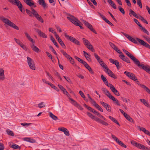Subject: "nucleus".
<instances>
[{
	"label": "nucleus",
	"instance_id": "1",
	"mask_svg": "<svg viewBox=\"0 0 150 150\" xmlns=\"http://www.w3.org/2000/svg\"><path fill=\"white\" fill-rule=\"evenodd\" d=\"M122 50L139 67L143 69L146 72L150 74V67H149L145 66L142 64H140L139 62L130 53L124 49H123Z\"/></svg>",
	"mask_w": 150,
	"mask_h": 150
},
{
	"label": "nucleus",
	"instance_id": "2",
	"mask_svg": "<svg viewBox=\"0 0 150 150\" xmlns=\"http://www.w3.org/2000/svg\"><path fill=\"white\" fill-rule=\"evenodd\" d=\"M67 18L73 24L79 26L81 29L83 28V27L81 25L82 24L81 23L73 16L69 15L67 17Z\"/></svg>",
	"mask_w": 150,
	"mask_h": 150
},
{
	"label": "nucleus",
	"instance_id": "3",
	"mask_svg": "<svg viewBox=\"0 0 150 150\" xmlns=\"http://www.w3.org/2000/svg\"><path fill=\"white\" fill-rule=\"evenodd\" d=\"M0 19L4 23L11 27L17 30H18L19 28L15 24L10 21L8 19L2 16H0Z\"/></svg>",
	"mask_w": 150,
	"mask_h": 150
},
{
	"label": "nucleus",
	"instance_id": "4",
	"mask_svg": "<svg viewBox=\"0 0 150 150\" xmlns=\"http://www.w3.org/2000/svg\"><path fill=\"white\" fill-rule=\"evenodd\" d=\"M131 143L132 145L136 147H137L138 148H139L140 149H144L146 150H149L148 148L145 147L144 146L141 144L138 143L134 141H131Z\"/></svg>",
	"mask_w": 150,
	"mask_h": 150
},
{
	"label": "nucleus",
	"instance_id": "5",
	"mask_svg": "<svg viewBox=\"0 0 150 150\" xmlns=\"http://www.w3.org/2000/svg\"><path fill=\"white\" fill-rule=\"evenodd\" d=\"M27 58L28 64L30 69L33 70H35V67L34 61L28 57H27Z\"/></svg>",
	"mask_w": 150,
	"mask_h": 150
},
{
	"label": "nucleus",
	"instance_id": "6",
	"mask_svg": "<svg viewBox=\"0 0 150 150\" xmlns=\"http://www.w3.org/2000/svg\"><path fill=\"white\" fill-rule=\"evenodd\" d=\"M124 74L128 77L133 80L136 81L137 79V77L135 76L134 74L132 73L125 71L124 72Z\"/></svg>",
	"mask_w": 150,
	"mask_h": 150
},
{
	"label": "nucleus",
	"instance_id": "7",
	"mask_svg": "<svg viewBox=\"0 0 150 150\" xmlns=\"http://www.w3.org/2000/svg\"><path fill=\"white\" fill-rule=\"evenodd\" d=\"M69 99L71 101V103L75 106L77 107L79 109L81 110H83V109L81 106L79 104H78L75 100L71 98H69Z\"/></svg>",
	"mask_w": 150,
	"mask_h": 150
},
{
	"label": "nucleus",
	"instance_id": "8",
	"mask_svg": "<svg viewBox=\"0 0 150 150\" xmlns=\"http://www.w3.org/2000/svg\"><path fill=\"white\" fill-rule=\"evenodd\" d=\"M82 22L91 31L93 32L94 33L96 34L97 33L96 32L93 28L91 24L84 20H82Z\"/></svg>",
	"mask_w": 150,
	"mask_h": 150
},
{
	"label": "nucleus",
	"instance_id": "9",
	"mask_svg": "<svg viewBox=\"0 0 150 150\" xmlns=\"http://www.w3.org/2000/svg\"><path fill=\"white\" fill-rule=\"evenodd\" d=\"M102 90L104 93L110 99L113 98L114 96L111 95L109 91L105 88H102Z\"/></svg>",
	"mask_w": 150,
	"mask_h": 150
},
{
	"label": "nucleus",
	"instance_id": "10",
	"mask_svg": "<svg viewBox=\"0 0 150 150\" xmlns=\"http://www.w3.org/2000/svg\"><path fill=\"white\" fill-rule=\"evenodd\" d=\"M137 40L141 45L150 49V45L145 42L142 40H141L138 38H137Z\"/></svg>",
	"mask_w": 150,
	"mask_h": 150
},
{
	"label": "nucleus",
	"instance_id": "11",
	"mask_svg": "<svg viewBox=\"0 0 150 150\" xmlns=\"http://www.w3.org/2000/svg\"><path fill=\"white\" fill-rule=\"evenodd\" d=\"M100 103L106 109L107 111L109 112L111 111V107L108 104L103 101L100 102Z\"/></svg>",
	"mask_w": 150,
	"mask_h": 150
},
{
	"label": "nucleus",
	"instance_id": "12",
	"mask_svg": "<svg viewBox=\"0 0 150 150\" xmlns=\"http://www.w3.org/2000/svg\"><path fill=\"white\" fill-rule=\"evenodd\" d=\"M5 79L4 71L3 69L0 68V81H3Z\"/></svg>",
	"mask_w": 150,
	"mask_h": 150
},
{
	"label": "nucleus",
	"instance_id": "13",
	"mask_svg": "<svg viewBox=\"0 0 150 150\" xmlns=\"http://www.w3.org/2000/svg\"><path fill=\"white\" fill-rule=\"evenodd\" d=\"M35 30H36V31L38 34L40 36L45 38H47V35H46L44 33L41 32L40 30L36 29H35Z\"/></svg>",
	"mask_w": 150,
	"mask_h": 150
},
{
	"label": "nucleus",
	"instance_id": "14",
	"mask_svg": "<svg viewBox=\"0 0 150 150\" xmlns=\"http://www.w3.org/2000/svg\"><path fill=\"white\" fill-rule=\"evenodd\" d=\"M24 34L27 38L32 43H35V42L33 41V39L31 38L30 36L27 32H24Z\"/></svg>",
	"mask_w": 150,
	"mask_h": 150
},
{
	"label": "nucleus",
	"instance_id": "15",
	"mask_svg": "<svg viewBox=\"0 0 150 150\" xmlns=\"http://www.w3.org/2000/svg\"><path fill=\"white\" fill-rule=\"evenodd\" d=\"M35 43H32V44L30 45L33 51L37 52H39V49L35 45Z\"/></svg>",
	"mask_w": 150,
	"mask_h": 150
},
{
	"label": "nucleus",
	"instance_id": "16",
	"mask_svg": "<svg viewBox=\"0 0 150 150\" xmlns=\"http://www.w3.org/2000/svg\"><path fill=\"white\" fill-rule=\"evenodd\" d=\"M60 52L64 56L67 58V59H71V57L68 54H67L66 52L64 51L63 50H61Z\"/></svg>",
	"mask_w": 150,
	"mask_h": 150
},
{
	"label": "nucleus",
	"instance_id": "17",
	"mask_svg": "<svg viewBox=\"0 0 150 150\" xmlns=\"http://www.w3.org/2000/svg\"><path fill=\"white\" fill-rule=\"evenodd\" d=\"M38 2L40 5H41L43 8H45L47 6L44 0H39Z\"/></svg>",
	"mask_w": 150,
	"mask_h": 150
},
{
	"label": "nucleus",
	"instance_id": "18",
	"mask_svg": "<svg viewBox=\"0 0 150 150\" xmlns=\"http://www.w3.org/2000/svg\"><path fill=\"white\" fill-rule=\"evenodd\" d=\"M58 86L59 88L63 91V93L65 95L67 96L69 95V93L67 92L66 89L64 88L61 85H58Z\"/></svg>",
	"mask_w": 150,
	"mask_h": 150
},
{
	"label": "nucleus",
	"instance_id": "19",
	"mask_svg": "<svg viewBox=\"0 0 150 150\" xmlns=\"http://www.w3.org/2000/svg\"><path fill=\"white\" fill-rule=\"evenodd\" d=\"M85 45L88 49L91 50L92 52H94V49H93V47L89 42L86 45Z\"/></svg>",
	"mask_w": 150,
	"mask_h": 150
},
{
	"label": "nucleus",
	"instance_id": "20",
	"mask_svg": "<svg viewBox=\"0 0 150 150\" xmlns=\"http://www.w3.org/2000/svg\"><path fill=\"white\" fill-rule=\"evenodd\" d=\"M108 2L110 5L114 9L116 8V6L115 3L112 0H108Z\"/></svg>",
	"mask_w": 150,
	"mask_h": 150
},
{
	"label": "nucleus",
	"instance_id": "21",
	"mask_svg": "<svg viewBox=\"0 0 150 150\" xmlns=\"http://www.w3.org/2000/svg\"><path fill=\"white\" fill-rule=\"evenodd\" d=\"M101 79L103 81V82L107 86L109 84V83H108V81L106 78L105 76H104L103 75H101Z\"/></svg>",
	"mask_w": 150,
	"mask_h": 150
},
{
	"label": "nucleus",
	"instance_id": "22",
	"mask_svg": "<svg viewBox=\"0 0 150 150\" xmlns=\"http://www.w3.org/2000/svg\"><path fill=\"white\" fill-rule=\"evenodd\" d=\"M24 141L29 142L30 143H34L35 142V141L33 139H30L29 138H24Z\"/></svg>",
	"mask_w": 150,
	"mask_h": 150
},
{
	"label": "nucleus",
	"instance_id": "23",
	"mask_svg": "<svg viewBox=\"0 0 150 150\" xmlns=\"http://www.w3.org/2000/svg\"><path fill=\"white\" fill-rule=\"evenodd\" d=\"M26 3L30 7L33 6L34 7H35L36 6L35 5H34V3H33V1H31V0H28Z\"/></svg>",
	"mask_w": 150,
	"mask_h": 150
},
{
	"label": "nucleus",
	"instance_id": "24",
	"mask_svg": "<svg viewBox=\"0 0 150 150\" xmlns=\"http://www.w3.org/2000/svg\"><path fill=\"white\" fill-rule=\"evenodd\" d=\"M108 87H109L112 92L114 93L117 90L111 84L109 83L107 86Z\"/></svg>",
	"mask_w": 150,
	"mask_h": 150
},
{
	"label": "nucleus",
	"instance_id": "25",
	"mask_svg": "<svg viewBox=\"0 0 150 150\" xmlns=\"http://www.w3.org/2000/svg\"><path fill=\"white\" fill-rule=\"evenodd\" d=\"M64 35L65 36V37L68 39L70 40V41L72 42V40H73L74 38L73 37L69 36L66 33H64Z\"/></svg>",
	"mask_w": 150,
	"mask_h": 150
},
{
	"label": "nucleus",
	"instance_id": "26",
	"mask_svg": "<svg viewBox=\"0 0 150 150\" xmlns=\"http://www.w3.org/2000/svg\"><path fill=\"white\" fill-rule=\"evenodd\" d=\"M129 14L130 16H131V14H132L134 17L137 18H138L139 17V15H137L136 13H135L134 11L131 10H130Z\"/></svg>",
	"mask_w": 150,
	"mask_h": 150
},
{
	"label": "nucleus",
	"instance_id": "27",
	"mask_svg": "<svg viewBox=\"0 0 150 150\" xmlns=\"http://www.w3.org/2000/svg\"><path fill=\"white\" fill-rule=\"evenodd\" d=\"M49 115L54 120H58L57 117L53 115L52 112H50Z\"/></svg>",
	"mask_w": 150,
	"mask_h": 150
},
{
	"label": "nucleus",
	"instance_id": "28",
	"mask_svg": "<svg viewBox=\"0 0 150 150\" xmlns=\"http://www.w3.org/2000/svg\"><path fill=\"white\" fill-rule=\"evenodd\" d=\"M122 33L130 41H132L133 39V38L130 35H127L124 33L122 32Z\"/></svg>",
	"mask_w": 150,
	"mask_h": 150
},
{
	"label": "nucleus",
	"instance_id": "29",
	"mask_svg": "<svg viewBox=\"0 0 150 150\" xmlns=\"http://www.w3.org/2000/svg\"><path fill=\"white\" fill-rule=\"evenodd\" d=\"M45 105L44 102H41L38 105V107L40 108H42L45 106Z\"/></svg>",
	"mask_w": 150,
	"mask_h": 150
},
{
	"label": "nucleus",
	"instance_id": "30",
	"mask_svg": "<svg viewBox=\"0 0 150 150\" xmlns=\"http://www.w3.org/2000/svg\"><path fill=\"white\" fill-rule=\"evenodd\" d=\"M32 14L35 16V17L39 15L37 13V11L34 9L33 8L32 9Z\"/></svg>",
	"mask_w": 150,
	"mask_h": 150
},
{
	"label": "nucleus",
	"instance_id": "31",
	"mask_svg": "<svg viewBox=\"0 0 150 150\" xmlns=\"http://www.w3.org/2000/svg\"><path fill=\"white\" fill-rule=\"evenodd\" d=\"M138 18L140 19L143 22L145 23L146 24H148V22L142 16H140L139 15V17Z\"/></svg>",
	"mask_w": 150,
	"mask_h": 150
},
{
	"label": "nucleus",
	"instance_id": "32",
	"mask_svg": "<svg viewBox=\"0 0 150 150\" xmlns=\"http://www.w3.org/2000/svg\"><path fill=\"white\" fill-rule=\"evenodd\" d=\"M105 71L109 75H110L111 74H112V71L110 70L108 67L107 68V69H105Z\"/></svg>",
	"mask_w": 150,
	"mask_h": 150
},
{
	"label": "nucleus",
	"instance_id": "33",
	"mask_svg": "<svg viewBox=\"0 0 150 150\" xmlns=\"http://www.w3.org/2000/svg\"><path fill=\"white\" fill-rule=\"evenodd\" d=\"M11 147L12 148L14 149H20V147L19 146L16 144L12 145Z\"/></svg>",
	"mask_w": 150,
	"mask_h": 150
},
{
	"label": "nucleus",
	"instance_id": "34",
	"mask_svg": "<svg viewBox=\"0 0 150 150\" xmlns=\"http://www.w3.org/2000/svg\"><path fill=\"white\" fill-rule=\"evenodd\" d=\"M99 64L101 66L104 68L105 69H107L108 67L106 65L103 61L100 62Z\"/></svg>",
	"mask_w": 150,
	"mask_h": 150
},
{
	"label": "nucleus",
	"instance_id": "35",
	"mask_svg": "<svg viewBox=\"0 0 150 150\" xmlns=\"http://www.w3.org/2000/svg\"><path fill=\"white\" fill-rule=\"evenodd\" d=\"M36 18L38 21H39L40 22L42 23H43L44 21L43 19L41 17V16H40L39 15H38V16H36Z\"/></svg>",
	"mask_w": 150,
	"mask_h": 150
},
{
	"label": "nucleus",
	"instance_id": "36",
	"mask_svg": "<svg viewBox=\"0 0 150 150\" xmlns=\"http://www.w3.org/2000/svg\"><path fill=\"white\" fill-rule=\"evenodd\" d=\"M140 27L141 28V30H143L145 33L148 35L149 34V32L144 28L142 26H140Z\"/></svg>",
	"mask_w": 150,
	"mask_h": 150
},
{
	"label": "nucleus",
	"instance_id": "37",
	"mask_svg": "<svg viewBox=\"0 0 150 150\" xmlns=\"http://www.w3.org/2000/svg\"><path fill=\"white\" fill-rule=\"evenodd\" d=\"M119 57L120 59H121L124 61H125L126 59H127V57H125V56L123 55L122 53L121 54H120Z\"/></svg>",
	"mask_w": 150,
	"mask_h": 150
},
{
	"label": "nucleus",
	"instance_id": "38",
	"mask_svg": "<svg viewBox=\"0 0 150 150\" xmlns=\"http://www.w3.org/2000/svg\"><path fill=\"white\" fill-rule=\"evenodd\" d=\"M124 116L129 121L131 122L133 121V120L132 118L127 114H126Z\"/></svg>",
	"mask_w": 150,
	"mask_h": 150
},
{
	"label": "nucleus",
	"instance_id": "39",
	"mask_svg": "<svg viewBox=\"0 0 150 150\" xmlns=\"http://www.w3.org/2000/svg\"><path fill=\"white\" fill-rule=\"evenodd\" d=\"M117 143L118 144L122 146V147L126 148V146L121 141H120L119 140L117 142Z\"/></svg>",
	"mask_w": 150,
	"mask_h": 150
},
{
	"label": "nucleus",
	"instance_id": "40",
	"mask_svg": "<svg viewBox=\"0 0 150 150\" xmlns=\"http://www.w3.org/2000/svg\"><path fill=\"white\" fill-rule=\"evenodd\" d=\"M86 114L87 115H88V116L91 118V119H93V118H94V117L95 116L93 115L92 114H91V113L87 112H86Z\"/></svg>",
	"mask_w": 150,
	"mask_h": 150
},
{
	"label": "nucleus",
	"instance_id": "41",
	"mask_svg": "<svg viewBox=\"0 0 150 150\" xmlns=\"http://www.w3.org/2000/svg\"><path fill=\"white\" fill-rule=\"evenodd\" d=\"M6 132L8 135H11L12 136H14V134L12 131L10 130L9 129H7L6 130Z\"/></svg>",
	"mask_w": 150,
	"mask_h": 150
},
{
	"label": "nucleus",
	"instance_id": "42",
	"mask_svg": "<svg viewBox=\"0 0 150 150\" xmlns=\"http://www.w3.org/2000/svg\"><path fill=\"white\" fill-rule=\"evenodd\" d=\"M114 102H115V103L118 105H120V104L117 100L115 99L114 97H113V98H112V99Z\"/></svg>",
	"mask_w": 150,
	"mask_h": 150
},
{
	"label": "nucleus",
	"instance_id": "43",
	"mask_svg": "<svg viewBox=\"0 0 150 150\" xmlns=\"http://www.w3.org/2000/svg\"><path fill=\"white\" fill-rule=\"evenodd\" d=\"M91 103L94 105L97 109L100 106L97 104L96 102L93 100Z\"/></svg>",
	"mask_w": 150,
	"mask_h": 150
},
{
	"label": "nucleus",
	"instance_id": "44",
	"mask_svg": "<svg viewBox=\"0 0 150 150\" xmlns=\"http://www.w3.org/2000/svg\"><path fill=\"white\" fill-rule=\"evenodd\" d=\"M31 123H21V125L25 127H28L30 125H31Z\"/></svg>",
	"mask_w": 150,
	"mask_h": 150
},
{
	"label": "nucleus",
	"instance_id": "45",
	"mask_svg": "<svg viewBox=\"0 0 150 150\" xmlns=\"http://www.w3.org/2000/svg\"><path fill=\"white\" fill-rule=\"evenodd\" d=\"M19 45L24 50H27V48L26 46H24L23 44L21 42Z\"/></svg>",
	"mask_w": 150,
	"mask_h": 150
},
{
	"label": "nucleus",
	"instance_id": "46",
	"mask_svg": "<svg viewBox=\"0 0 150 150\" xmlns=\"http://www.w3.org/2000/svg\"><path fill=\"white\" fill-rule=\"evenodd\" d=\"M17 6H18L19 9L22 12H24V11H23L22 10V7L23 6L21 4H19V5H18Z\"/></svg>",
	"mask_w": 150,
	"mask_h": 150
},
{
	"label": "nucleus",
	"instance_id": "47",
	"mask_svg": "<svg viewBox=\"0 0 150 150\" xmlns=\"http://www.w3.org/2000/svg\"><path fill=\"white\" fill-rule=\"evenodd\" d=\"M50 85L51 86V87L52 88H54V89L56 90L57 91H59V90L54 85H53L52 83H51L50 84Z\"/></svg>",
	"mask_w": 150,
	"mask_h": 150
},
{
	"label": "nucleus",
	"instance_id": "48",
	"mask_svg": "<svg viewBox=\"0 0 150 150\" xmlns=\"http://www.w3.org/2000/svg\"><path fill=\"white\" fill-rule=\"evenodd\" d=\"M72 42L78 45H80L79 42L75 38H74Z\"/></svg>",
	"mask_w": 150,
	"mask_h": 150
},
{
	"label": "nucleus",
	"instance_id": "49",
	"mask_svg": "<svg viewBox=\"0 0 150 150\" xmlns=\"http://www.w3.org/2000/svg\"><path fill=\"white\" fill-rule=\"evenodd\" d=\"M137 4L141 8H142V5L141 0H137Z\"/></svg>",
	"mask_w": 150,
	"mask_h": 150
},
{
	"label": "nucleus",
	"instance_id": "50",
	"mask_svg": "<svg viewBox=\"0 0 150 150\" xmlns=\"http://www.w3.org/2000/svg\"><path fill=\"white\" fill-rule=\"evenodd\" d=\"M119 10L123 14H124L125 12L124 11V10L123 8L121 7L120 6L119 7Z\"/></svg>",
	"mask_w": 150,
	"mask_h": 150
},
{
	"label": "nucleus",
	"instance_id": "51",
	"mask_svg": "<svg viewBox=\"0 0 150 150\" xmlns=\"http://www.w3.org/2000/svg\"><path fill=\"white\" fill-rule=\"evenodd\" d=\"M50 49L52 50V51L56 55H57V54L56 52L54 50V48H53V47L50 46Z\"/></svg>",
	"mask_w": 150,
	"mask_h": 150
},
{
	"label": "nucleus",
	"instance_id": "52",
	"mask_svg": "<svg viewBox=\"0 0 150 150\" xmlns=\"http://www.w3.org/2000/svg\"><path fill=\"white\" fill-rule=\"evenodd\" d=\"M112 138L117 142L119 140V139L115 136L113 134L111 135Z\"/></svg>",
	"mask_w": 150,
	"mask_h": 150
},
{
	"label": "nucleus",
	"instance_id": "53",
	"mask_svg": "<svg viewBox=\"0 0 150 150\" xmlns=\"http://www.w3.org/2000/svg\"><path fill=\"white\" fill-rule=\"evenodd\" d=\"M107 23H108V24H109L110 25L113 26V24L110 22L109 20H107L106 18H105V20H104Z\"/></svg>",
	"mask_w": 150,
	"mask_h": 150
},
{
	"label": "nucleus",
	"instance_id": "54",
	"mask_svg": "<svg viewBox=\"0 0 150 150\" xmlns=\"http://www.w3.org/2000/svg\"><path fill=\"white\" fill-rule=\"evenodd\" d=\"M26 11L27 13L29 16H32V11H29L28 9H26Z\"/></svg>",
	"mask_w": 150,
	"mask_h": 150
},
{
	"label": "nucleus",
	"instance_id": "55",
	"mask_svg": "<svg viewBox=\"0 0 150 150\" xmlns=\"http://www.w3.org/2000/svg\"><path fill=\"white\" fill-rule=\"evenodd\" d=\"M114 64H115L117 68H119V62L117 60H115L114 63Z\"/></svg>",
	"mask_w": 150,
	"mask_h": 150
},
{
	"label": "nucleus",
	"instance_id": "56",
	"mask_svg": "<svg viewBox=\"0 0 150 150\" xmlns=\"http://www.w3.org/2000/svg\"><path fill=\"white\" fill-rule=\"evenodd\" d=\"M137 127L138 129H139L140 130L144 132L146 130V129L145 128L142 127H141L139 126H138Z\"/></svg>",
	"mask_w": 150,
	"mask_h": 150
},
{
	"label": "nucleus",
	"instance_id": "57",
	"mask_svg": "<svg viewBox=\"0 0 150 150\" xmlns=\"http://www.w3.org/2000/svg\"><path fill=\"white\" fill-rule=\"evenodd\" d=\"M133 20H134V22L137 24L139 26V27H140V26H142L140 24V23L135 18H134L133 19Z\"/></svg>",
	"mask_w": 150,
	"mask_h": 150
},
{
	"label": "nucleus",
	"instance_id": "58",
	"mask_svg": "<svg viewBox=\"0 0 150 150\" xmlns=\"http://www.w3.org/2000/svg\"><path fill=\"white\" fill-rule=\"evenodd\" d=\"M4 147L3 144L0 143V150H4Z\"/></svg>",
	"mask_w": 150,
	"mask_h": 150
},
{
	"label": "nucleus",
	"instance_id": "59",
	"mask_svg": "<svg viewBox=\"0 0 150 150\" xmlns=\"http://www.w3.org/2000/svg\"><path fill=\"white\" fill-rule=\"evenodd\" d=\"M83 40L85 45L89 42L88 40L86 39L85 38H83Z\"/></svg>",
	"mask_w": 150,
	"mask_h": 150
},
{
	"label": "nucleus",
	"instance_id": "60",
	"mask_svg": "<svg viewBox=\"0 0 150 150\" xmlns=\"http://www.w3.org/2000/svg\"><path fill=\"white\" fill-rule=\"evenodd\" d=\"M14 4L17 6L18 5H19V4H21V2L18 0H15L14 2Z\"/></svg>",
	"mask_w": 150,
	"mask_h": 150
},
{
	"label": "nucleus",
	"instance_id": "61",
	"mask_svg": "<svg viewBox=\"0 0 150 150\" xmlns=\"http://www.w3.org/2000/svg\"><path fill=\"white\" fill-rule=\"evenodd\" d=\"M14 4L17 6L18 5H19V4H21V2L18 0H15L14 2Z\"/></svg>",
	"mask_w": 150,
	"mask_h": 150
},
{
	"label": "nucleus",
	"instance_id": "62",
	"mask_svg": "<svg viewBox=\"0 0 150 150\" xmlns=\"http://www.w3.org/2000/svg\"><path fill=\"white\" fill-rule=\"evenodd\" d=\"M46 54L51 59H52V56L51 54H50L48 52H46Z\"/></svg>",
	"mask_w": 150,
	"mask_h": 150
},
{
	"label": "nucleus",
	"instance_id": "63",
	"mask_svg": "<svg viewBox=\"0 0 150 150\" xmlns=\"http://www.w3.org/2000/svg\"><path fill=\"white\" fill-rule=\"evenodd\" d=\"M114 50H115L116 52H117L120 54H121L122 53V52H120V50L117 47H116V48Z\"/></svg>",
	"mask_w": 150,
	"mask_h": 150
},
{
	"label": "nucleus",
	"instance_id": "64",
	"mask_svg": "<svg viewBox=\"0 0 150 150\" xmlns=\"http://www.w3.org/2000/svg\"><path fill=\"white\" fill-rule=\"evenodd\" d=\"M109 45L113 49H115L116 48V46L112 43L110 42L109 43Z\"/></svg>",
	"mask_w": 150,
	"mask_h": 150
}]
</instances>
